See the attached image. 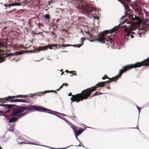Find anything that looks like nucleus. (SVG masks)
I'll return each mask as SVG.
<instances>
[{
    "instance_id": "f257e3e1",
    "label": "nucleus",
    "mask_w": 149,
    "mask_h": 149,
    "mask_svg": "<svg viewBox=\"0 0 149 149\" xmlns=\"http://www.w3.org/2000/svg\"><path fill=\"white\" fill-rule=\"evenodd\" d=\"M33 109H35L36 111H38L37 107L36 105H33L27 107L17 106V107L15 108V110H13V113H10L9 115L14 116H18L21 115L24 116L29 113L28 112H24L25 110H28L30 112H31Z\"/></svg>"
},
{
    "instance_id": "f03ea898",
    "label": "nucleus",
    "mask_w": 149,
    "mask_h": 149,
    "mask_svg": "<svg viewBox=\"0 0 149 149\" xmlns=\"http://www.w3.org/2000/svg\"><path fill=\"white\" fill-rule=\"evenodd\" d=\"M146 61H147L149 62V57L146 59L144 60L143 61L141 62H137L136 63L127 65L123 67V69H121L120 70L119 72L118 75H116L115 77H113L114 80L115 78H118L119 76H120L122 75L123 72L122 71L125 72L126 71L128 70V69H130L132 68H136L139 67L143 65H146L147 64H143V63Z\"/></svg>"
},
{
    "instance_id": "7ed1b4c3",
    "label": "nucleus",
    "mask_w": 149,
    "mask_h": 149,
    "mask_svg": "<svg viewBox=\"0 0 149 149\" xmlns=\"http://www.w3.org/2000/svg\"><path fill=\"white\" fill-rule=\"evenodd\" d=\"M120 24H119L117 26H115L114 27L110 30H105L102 32H100L98 33L97 34L98 38H96V40H97V41H98L102 43H105L104 40L105 39V36L106 34L109 33H112L116 31L118 29L120 28L119 25Z\"/></svg>"
},
{
    "instance_id": "20e7f679",
    "label": "nucleus",
    "mask_w": 149,
    "mask_h": 149,
    "mask_svg": "<svg viewBox=\"0 0 149 149\" xmlns=\"http://www.w3.org/2000/svg\"><path fill=\"white\" fill-rule=\"evenodd\" d=\"M91 90V88H89L82 91L81 93L75 95V96L77 95L78 96L74 98V101L78 102L80 101H82L84 99H86L88 97L90 96Z\"/></svg>"
},
{
    "instance_id": "39448f33",
    "label": "nucleus",
    "mask_w": 149,
    "mask_h": 149,
    "mask_svg": "<svg viewBox=\"0 0 149 149\" xmlns=\"http://www.w3.org/2000/svg\"><path fill=\"white\" fill-rule=\"evenodd\" d=\"M22 53V51L16 52L14 53H10L9 54L5 53L4 51L0 50V63L4 61L5 59V57L14 56L17 55Z\"/></svg>"
},
{
    "instance_id": "423d86ee",
    "label": "nucleus",
    "mask_w": 149,
    "mask_h": 149,
    "mask_svg": "<svg viewBox=\"0 0 149 149\" xmlns=\"http://www.w3.org/2000/svg\"><path fill=\"white\" fill-rule=\"evenodd\" d=\"M37 110H38L37 111H39L40 110H42V111H50V112H54V113H57V114H61V115H63L65 116H67L65 114H64L56 112V111H52V110H50V109H47L45 108L42 107H37Z\"/></svg>"
},
{
    "instance_id": "0eeeda50",
    "label": "nucleus",
    "mask_w": 149,
    "mask_h": 149,
    "mask_svg": "<svg viewBox=\"0 0 149 149\" xmlns=\"http://www.w3.org/2000/svg\"><path fill=\"white\" fill-rule=\"evenodd\" d=\"M80 6L84 9L87 13H90L94 10L96 11L94 8H90L88 4L86 3L81 5Z\"/></svg>"
},
{
    "instance_id": "6e6552de",
    "label": "nucleus",
    "mask_w": 149,
    "mask_h": 149,
    "mask_svg": "<svg viewBox=\"0 0 149 149\" xmlns=\"http://www.w3.org/2000/svg\"><path fill=\"white\" fill-rule=\"evenodd\" d=\"M48 46L47 45H45L43 47L39 46L38 48L34 49V50H30L29 51H27L28 52H32V53H33V52H36V51H38V52L39 51L41 50L44 51L45 50H47Z\"/></svg>"
},
{
    "instance_id": "1a4fd4ad",
    "label": "nucleus",
    "mask_w": 149,
    "mask_h": 149,
    "mask_svg": "<svg viewBox=\"0 0 149 149\" xmlns=\"http://www.w3.org/2000/svg\"><path fill=\"white\" fill-rule=\"evenodd\" d=\"M71 127L72 129L74 134L75 136H79L84 131L83 129H80L77 131L76 130V128L74 126H71Z\"/></svg>"
},
{
    "instance_id": "9d476101",
    "label": "nucleus",
    "mask_w": 149,
    "mask_h": 149,
    "mask_svg": "<svg viewBox=\"0 0 149 149\" xmlns=\"http://www.w3.org/2000/svg\"><path fill=\"white\" fill-rule=\"evenodd\" d=\"M9 102H21L26 103H29V101L22 99H14L10 100H9Z\"/></svg>"
},
{
    "instance_id": "9b49d317",
    "label": "nucleus",
    "mask_w": 149,
    "mask_h": 149,
    "mask_svg": "<svg viewBox=\"0 0 149 149\" xmlns=\"http://www.w3.org/2000/svg\"><path fill=\"white\" fill-rule=\"evenodd\" d=\"M105 84L104 81H102L98 82L95 86L93 87H91L92 88L91 89V92L94 90H95V88L96 86H97V88L100 87H103Z\"/></svg>"
},
{
    "instance_id": "f8f14e48",
    "label": "nucleus",
    "mask_w": 149,
    "mask_h": 149,
    "mask_svg": "<svg viewBox=\"0 0 149 149\" xmlns=\"http://www.w3.org/2000/svg\"><path fill=\"white\" fill-rule=\"evenodd\" d=\"M21 117H11L9 120V123H12L16 121L18 119H19Z\"/></svg>"
},
{
    "instance_id": "ddd939ff",
    "label": "nucleus",
    "mask_w": 149,
    "mask_h": 149,
    "mask_svg": "<svg viewBox=\"0 0 149 149\" xmlns=\"http://www.w3.org/2000/svg\"><path fill=\"white\" fill-rule=\"evenodd\" d=\"M5 109H6V108L9 109L13 108L14 106H16L17 107V105L12 104H5Z\"/></svg>"
},
{
    "instance_id": "4468645a",
    "label": "nucleus",
    "mask_w": 149,
    "mask_h": 149,
    "mask_svg": "<svg viewBox=\"0 0 149 149\" xmlns=\"http://www.w3.org/2000/svg\"><path fill=\"white\" fill-rule=\"evenodd\" d=\"M21 5H22V4L16 1L11 3L10 5V6H19Z\"/></svg>"
},
{
    "instance_id": "2eb2a0df",
    "label": "nucleus",
    "mask_w": 149,
    "mask_h": 149,
    "mask_svg": "<svg viewBox=\"0 0 149 149\" xmlns=\"http://www.w3.org/2000/svg\"><path fill=\"white\" fill-rule=\"evenodd\" d=\"M58 45V44H51V45L48 44L47 45V46H48V48H49V49H52V47H55V48L56 49L57 48V47H56Z\"/></svg>"
},
{
    "instance_id": "dca6fc26",
    "label": "nucleus",
    "mask_w": 149,
    "mask_h": 149,
    "mask_svg": "<svg viewBox=\"0 0 149 149\" xmlns=\"http://www.w3.org/2000/svg\"><path fill=\"white\" fill-rule=\"evenodd\" d=\"M49 112H47L48 113H49V114L54 115L58 117L60 119H63V118L60 117V116L61 115V114H57V113H54V112H50V111H49Z\"/></svg>"
},
{
    "instance_id": "f3484780",
    "label": "nucleus",
    "mask_w": 149,
    "mask_h": 149,
    "mask_svg": "<svg viewBox=\"0 0 149 149\" xmlns=\"http://www.w3.org/2000/svg\"><path fill=\"white\" fill-rule=\"evenodd\" d=\"M60 46H64L65 47L69 46H73L75 47H77V45H71L69 44H65L63 45H59Z\"/></svg>"
},
{
    "instance_id": "a211bd4d",
    "label": "nucleus",
    "mask_w": 149,
    "mask_h": 149,
    "mask_svg": "<svg viewBox=\"0 0 149 149\" xmlns=\"http://www.w3.org/2000/svg\"><path fill=\"white\" fill-rule=\"evenodd\" d=\"M81 42L80 43H81L80 44L77 45V47L78 48L80 47L81 46H82L83 45V44H84L83 42H84V40H82V38H81Z\"/></svg>"
},
{
    "instance_id": "6ab92c4d",
    "label": "nucleus",
    "mask_w": 149,
    "mask_h": 149,
    "mask_svg": "<svg viewBox=\"0 0 149 149\" xmlns=\"http://www.w3.org/2000/svg\"><path fill=\"white\" fill-rule=\"evenodd\" d=\"M44 17L46 19H49L50 17L48 14H46L44 15Z\"/></svg>"
},
{
    "instance_id": "aec40b11",
    "label": "nucleus",
    "mask_w": 149,
    "mask_h": 149,
    "mask_svg": "<svg viewBox=\"0 0 149 149\" xmlns=\"http://www.w3.org/2000/svg\"><path fill=\"white\" fill-rule=\"evenodd\" d=\"M105 78H107L109 79V80H110L111 79V78L108 77H107V76L106 75H104V77H102V79L103 80H104V79H105Z\"/></svg>"
},
{
    "instance_id": "412c9836",
    "label": "nucleus",
    "mask_w": 149,
    "mask_h": 149,
    "mask_svg": "<svg viewBox=\"0 0 149 149\" xmlns=\"http://www.w3.org/2000/svg\"><path fill=\"white\" fill-rule=\"evenodd\" d=\"M99 93L97 91H96L92 95V97H94L98 95Z\"/></svg>"
},
{
    "instance_id": "4be33fe9",
    "label": "nucleus",
    "mask_w": 149,
    "mask_h": 149,
    "mask_svg": "<svg viewBox=\"0 0 149 149\" xmlns=\"http://www.w3.org/2000/svg\"><path fill=\"white\" fill-rule=\"evenodd\" d=\"M112 81V79L111 78V79L110 80H107L106 81H104L105 82V84H107V83H109L111 82Z\"/></svg>"
},
{
    "instance_id": "5701e85b",
    "label": "nucleus",
    "mask_w": 149,
    "mask_h": 149,
    "mask_svg": "<svg viewBox=\"0 0 149 149\" xmlns=\"http://www.w3.org/2000/svg\"><path fill=\"white\" fill-rule=\"evenodd\" d=\"M3 47H5L6 48L7 47L6 46H4L3 44L0 43V48H2Z\"/></svg>"
},
{
    "instance_id": "b1692460",
    "label": "nucleus",
    "mask_w": 149,
    "mask_h": 149,
    "mask_svg": "<svg viewBox=\"0 0 149 149\" xmlns=\"http://www.w3.org/2000/svg\"><path fill=\"white\" fill-rule=\"evenodd\" d=\"M40 93H42V92L41 91L39 92H36V93H34L32 94V96L33 97V96L35 95H36V94H40Z\"/></svg>"
},
{
    "instance_id": "393cba45",
    "label": "nucleus",
    "mask_w": 149,
    "mask_h": 149,
    "mask_svg": "<svg viewBox=\"0 0 149 149\" xmlns=\"http://www.w3.org/2000/svg\"><path fill=\"white\" fill-rule=\"evenodd\" d=\"M42 92V93H49V92H52V90H46L45 91H41Z\"/></svg>"
},
{
    "instance_id": "a878e982",
    "label": "nucleus",
    "mask_w": 149,
    "mask_h": 149,
    "mask_svg": "<svg viewBox=\"0 0 149 149\" xmlns=\"http://www.w3.org/2000/svg\"><path fill=\"white\" fill-rule=\"evenodd\" d=\"M131 32L130 31L127 32V34L126 35V37H129L130 36Z\"/></svg>"
},
{
    "instance_id": "bb28decb",
    "label": "nucleus",
    "mask_w": 149,
    "mask_h": 149,
    "mask_svg": "<svg viewBox=\"0 0 149 149\" xmlns=\"http://www.w3.org/2000/svg\"><path fill=\"white\" fill-rule=\"evenodd\" d=\"M120 2L121 4L123 5V6L124 7L125 9L126 7L125 6V4H124V3L121 0L120 1Z\"/></svg>"
},
{
    "instance_id": "cd10ccee",
    "label": "nucleus",
    "mask_w": 149,
    "mask_h": 149,
    "mask_svg": "<svg viewBox=\"0 0 149 149\" xmlns=\"http://www.w3.org/2000/svg\"><path fill=\"white\" fill-rule=\"evenodd\" d=\"M89 41L91 42H93L95 41H97V40H96V39L94 38L93 40H89Z\"/></svg>"
},
{
    "instance_id": "c85d7f7f",
    "label": "nucleus",
    "mask_w": 149,
    "mask_h": 149,
    "mask_svg": "<svg viewBox=\"0 0 149 149\" xmlns=\"http://www.w3.org/2000/svg\"><path fill=\"white\" fill-rule=\"evenodd\" d=\"M140 109H141V108H139V109H138V110L139 111V116H138V121H137L138 123V121H139V113H140Z\"/></svg>"
},
{
    "instance_id": "c756f323",
    "label": "nucleus",
    "mask_w": 149,
    "mask_h": 149,
    "mask_svg": "<svg viewBox=\"0 0 149 149\" xmlns=\"http://www.w3.org/2000/svg\"><path fill=\"white\" fill-rule=\"evenodd\" d=\"M85 32L87 33V34H88L90 36V37H91L92 36V35L90 33H89V31H85Z\"/></svg>"
},
{
    "instance_id": "7c9ffc66",
    "label": "nucleus",
    "mask_w": 149,
    "mask_h": 149,
    "mask_svg": "<svg viewBox=\"0 0 149 149\" xmlns=\"http://www.w3.org/2000/svg\"><path fill=\"white\" fill-rule=\"evenodd\" d=\"M11 127H12V126H11L10 127L11 128V129H9V130L8 131L12 132H13V131L14 129L13 128L11 129Z\"/></svg>"
},
{
    "instance_id": "2f4dec72",
    "label": "nucleus",
    "mask_w": 149,
    "mask_h": 149,
    "mask_svg": "<svg viewBox=\"0 0 149 149\" xmlns=\"http://www.w3.org/2000/svg\"><path fill=\"white\" fill-rule=\"evenodd\" d=\"M5 117L8 120H9L10 118L8 116V115H6V116H5Z\"/></svg>"
},
{
    "instance_id": "473e14b6",
    "label": "nucleus",
    "mask_w": 149,
    "mask_h": 149,
    "mask_svg": "<svg viewBox=\"0 0 149 149\" xmlns=\"http://www.w3.org/2000/svg\"><path fill=\"white\" fill-rule=\"evenodd\" d=\"M10 111V109H8L7 111H6L5 112V113L6 114L7 113H9Z\"/></svg>"
},
{
    "instance_id": "72a5a7b5",
    "label": "nucleus",
    "mask_w": 149,
    "mask_h": 149,
    "mask_svg": "<svg viewBox=\"0 0 149 149\" xmlns=\"http://www.w3.org/2000/svg\"><path fill=\"white\" fill-rule=\"evenodd\" d=\"M72 145H70L69 146H67L66 147H64V148H60V149H65L66 148H67L69 147V146H72Z\"/></svg>"
},
{
    "instance_id": "f704fd0d",
    "label": "nucleus",
    "mask_w": 149,
    "mask_h": 149,
    "mask_svg": "<svg viewBox=\"0 0 149 149\" xmlns=\"http://www.w3.org/2000/svg\"><path fill=\"white\" fill-rule=\"evenodd\" d=\"M94 19H97V20H99V19L97 16H95L94 17Z\"/></svg>"
},
{
    "instance_id": "c9c22d12",
    "label": "nucleus",
    "mask_w": 149,
    "mask_h": 149,
    "mask_svg": "<svg viewBox=\"0 0 149 149\" xmlns=\"http://www.w3.org/2000/svg\"><path fill=\"white\" fill-rule=\"evenodd\" d=\"M23 96V95H17V96H16V97H22Z\"/></svg>"
},
{
    "instance_id": "e433bc0d",
    "label": "nucleus",
    "mask_w": 149,
    "mask_h": 149,
    "mask_svg": "<svg viewBox=\"0 0 149 149\" xmlns=\"http://www.w3.org/2000/svg\"><path fill=\"white\" fill-rule=\"evenodd\" d=\"M129 128H134V129H137L138 130H139V129L138 128V125L136 127H130Z\"/></svg>"
},
{
    "instance_id": "4c0bfd02",
    "label": "nucleus",
    "mask_w": 149,
    "mask_h": 149,
    "mask_svg": "<svg viewBox=\"0 0 149 149\" xmlns=\"http://www.w3.org/2000/svg\"><path fill=\"white\" fill-rule=\"evenodd\" d=\"M63 120H64L65 122H66L67 123H68V120L65 118H63V119H62Z\"/></svg>"
},
{
    "instance_id": "58836bf2",
    "label": "nucleus",
    "mask_w": 149,
    "mask_h": 149,
    "mask_svg": "<svg viewBox=\"0 0 149 149\" xmlns=\"http://www.w3.org/2000/svg\"><path fill=\"white\" fill-rule=\"evenodd\" d=\"M8 97H12V98H15V97H16V96H9Z\"/></svg>"
},
{
    "instance_id": "ea45409f",
    "label": "nucleus",
    "mask_w": 149,
    "mask_h": 149,
    "mask_svg": "<svg viewBox=\"0 0 149 149\" xmlns=\"http://www.w3.org/2000/svg\"><path fill=\"white\" fill-rule=\"evenodd\" d=\"M63 85H64L65 86H67L68 85V84L67 83H63Z\"/></svg>"
},
{
    "instance_id": "a19ab883",
    "label": "nucleus",
    "mask_w": 149,
    "mask_h": 149,
    "mask_svg": "<svg viewBox=\"0 0 149 149\" xmlns=\"http://www.w3.org/2000/svg\"><path fill=\"white\" fill-rule=\"evenodd\" d=\"M75 136V138H76V139L79 142H80V141L79 140V139H78V138L77 137V136Z\"/></svg>"
},
{
    "instance_id": "79ce46f5",
    "label": "nucleus",
    "mask_w": 149,
    "mask_h": 149,
    "mask_svg": "<svg viewBox=\"0 0 149 149\" xmlns=\"http://www.w3.org/2000/svg\"><path fill=\"white\" fill-rule=\"evenodd\" d=\"M5 105V104H3L2 103L0 104V106L4 107Z\"/></svg>"
},
{
    "instance_id": "37998d69",
    "label": "nucleus",
    "mask_w": 149,
    "mask_h": 149,
    "mask_svg": "<svg viewBox=\"0 0 149 149\" xmlns=\"http://www.w3.org/2000/svg\"><path fill=\"white\" fill-rule=\"evenodd\" d=\"M70 117L72 119H73V118H76V117L75 116H70Z\"/></svg>"
},
{
    "instance_id": "c03bdc74",
    "label": "nucleus",
    "mask_w": 149,
    "mask_h": 149,
    "mask_svg": "<svg viewBox=\"0 0 149 149\" xmlns=\"http://www.w3.org/2000/svg\"><path fill=\"white\" fill-rule=\"evenodd\" d=\"M130 38H133L134 37V36L132 34H130Z\"/></svg>"
},
{
    "instance_id": "a18cd8bd",
    "label": "nucleus",
    "mask_w": 149,
    "mask_h": 149,
    "mask_svg": "<svg viewBox=\"0 0 149 149\" xmlns=\"http://www.w3.org/2000/svg\"><path fill=\"white\" fill-rule=\"evenodd\" d=\"M52 92H54V93H57L56 91H55V90H52Z\"/></svg>"
},
{
    "instance_id": "49530a36",
    "label": "nucleus",
    "mask_w": 149,
    "mask_h": 149,
    "mask_svg": "<svg viewBox=\"0 0 149 149\" xmlns=\"http://www.w3.org/2000/svg\"><path fill=\"white\" fill-rule=\"evenodd\" d=\"M6 115H5V114H0V116H2L5 117V116H6Z\"/></svg>"
},
{
    "instance_id": "de8ad7c7",
    "label": "nucleus",
    "mask_w": 149,
    "mask_h": 149,
    "mask_svg": "<svg viewBox=\"0 0 149 149\" xmlns=\"http://www.w3.org/2000/svg\"><path fill=\"white\" fill-rule=\"evenodd\" d=\"M21 139V137H19L18 139H17V141H18V140H19L20 139Z\"/></svg>"
},
{
    "instance_id": "09e8293b",
    "label": "nucleus",
    "mask_w": 149,
    "mask_h": 149,
    "mask_svg": "<svg viewBox=\"0 0 149 149\" xmlns=\"http://www.w3.org/2000/svg\"><path fill=\"white\" fill-rule=\"evenodd\" d=\"M18 143L19 144H23V143H25L24 142H18Z\"/></svg>"
},
{
    "instance_id": "8fccbe9b",
    "label": "nucleus",
    "mask_w": 149,
    "mask_h": 149,
    "mask_svg": "<svg viewBox=\"0 0 149 149\" xmlns=\"http://www.w3.org/2000/svg\"><path fill=\"white\" fill-rule=\"evenodd\" d=\"M105 94V93H102L101 92H100L98 93V95H101L102 94Z\"/></svg>"
},
{
    "instance_id": "3c124183",
    "label": "nucleus",
    "mask_w": 149,
    "mask_h": 149,
    "mask_svg": "<svg viewBox=\"0 0 149 149\" xmlns=\"http://www.w3.org/2000/svg\"><path fill=\"white\" fill-rule=\"evenodd\" d=\"M48 148H50L51 149H56L57 148H52V147H48Z\"/></svg>"
},
{
    "instance_id": "603ef678",
    "label": "nucleus",
    "mask_w": 149,
    "mask_h": 149,
    "mask_svg": "<svg viewBox=\"0 0 149 149\" xmlns=\"http://www.w3.org/2000/svg\"><path fill=\"white\" fill-rule=\"evenodd\" d=\"M79 145L76 146H81V144H80L81 143L80 142H79Z\"/></svg>"
},
{
    "instance_id": "864d4df0",
    "label": "nucleus",
    "mask_w": 149,
    "mask_h": 149,
    "mask_svg": "<svg viewBox=\"0 0 149 149\" xmlns=\"http://www.w3.org/2000/svg\"><path fill=\"white\" fill-rule=\"evenodd\" d=\"M146 22H148L149 21V18H147L146 19Z\"/></svg>"
},
{
    "instance_id": "5fc2aeb1",
    "label": "nucleus",
    "mask_w": 149,
    "mask_h": 149,
    "mask_svg": "<svg viewBox=\"0 0 149 149\" xmlns=\"http://www.w3.org/2000/svg\"><path fill=\"white\" fill-rule=\"evenodd\" d=\"M52 1H49L48 2V3H49V5L50 6V3H51V2Z\"/></svg>"
},
{
    "instance_id": "6e6d98bb",
    "label": "nucleus",
    "mask_w": 149,
    "mask_h": 149,
    "mask_svg": "<svg viewBox=\"0 0 149 149\" xmlns=\"http://www.w3.org/2000/svg\"><path fill=\"white\" fill-rule=\"evenodd\" d=\"M29 95H31L30 96V97H33L32 96H31V95H32V93H31V94H29Z\"/></svg>"
},
{
    "instance_id": "4d7b16f0",
    "label": "nucleus",
    "mask_w": 149,
    "mask_h": 149,
    "mask_svg": "<svg viewBox=\"0 0 149 149\" xmlns=\"http://www.w3.org/2000/svg\"><path fill=\"white\" fill-rule=\"evenodd\" d=\"M71 95V92H70L69 94H68V95L69 96H70Z\"/></svg>"
},
{
    "instance_id": "13d9d810",
    "label": "nucleus",
    "mask_w": 149,
    "mask_h": 149,
    "mask_svg": "<svg viewBox=\"0 0 149 149\" xmlns=\"http://www.w3.org/2000/svg\"><path fill=\"white\" fill-rule=\"evenodd\" d=\"M63 84H62V85L59 88V89H61L63 87Z\"/></svg>"
},
{
    "instance_id": "bf43d9fd",
    "label": "nucleus",
    "mask_w": 149,
    "mask_h": 149,
    "mask_svg": "<svg viewBox=\"0 0 149 149\" xmlns=\"http://www.w3.org/2000/svg\"><path fill=\"white\" fill-rule=\"evenodd\" d=\"M25 97H29L28 95H23V96Z\"/></svg>"
},
{
    "instance_id": "052dcab7",
    "label": "nucleus",
    "mask_w": 149,
    "mask_h": 149,
    "mask_svg": "<svg viewBox=\"0 0 149 149\" xmlns=\"http://www.w3.org/2000/svg\"><path fill=\"white\" fill-rule=\"evenodd\" d=\"M65 72L67 73H69V71L68 70H66L65 71Z\"/></svg>"
},
{
    "instance_id": "680f3d73",
    "label": "nucleus",
    "mask_w": 149,
    "mask_h": 149,
    "mask_svg": "<svg viewBox=\"0 0 149 149\" xmlns=\"http://www.w3.org/2000/svg\"><path fill=\"white\" fill-rule=\"evenodd\" d=\"M81 146L83 147H85L84 146V145L83 144H81Z\"/></svg>"
},
{
    "instance_id": "e2e57ef3",
    "label": "nucleus",
    "mask_w": 149,
    "mask_h": 149,
    "mask_svg": "<svg viewBox=\"0 0 149 149\" xmlns=\"http://www.w3.org/2000/svg\"><path fill=\"white\" fill-rule=\"evenodd\" d=\"M19 60V59H18L17 60L15 61V62H17Z\"/></svg>"
},
{
    "instance_id": "0e129e2a",
    "label": "nucleus",
    "mask_w": 149,
    "mask_h": 149,
    "mask_svg": "<svg viewBox=\"0 0 149 149\" xmlns=\"http://www.w3.org/2000/svg\"><path fill=\"white\" fill-rule=\"evenodd\" d=\"M73 95H72V97L70 98V100H72V99H73Z\"/></svg>"
},
{
    "instance_id": "69168bd1",
    "label": "nucleus",
    "mask_w": 149,
    "mask_h": 149,
    "mask_svg": "<svg viewBox=\"0 0 149 149\" xmlns=\"http://www.w3.org/2000/svg\"><path fill=\"white\" fill-rule=\"evenodd\" d=\"M107 89H110V87H108V86H107Z\"/></svg>"
},
{
    "instance_id": "338daca9",
    "label": "nucleus",
    "mask_w": 149,
    "mask_h": 149,
    "mask_svg": "<svg viewBox=\"0 0 149 149\" xmlns=\"http://www.w3.org/2000/svg\"><path fill=\"white\" fill-rule=\"evenodd\" d=\"M51 33L53 34H55V33L52 31H51Z\"/></svg>"
},
{
    "instance_id": "774afa93",
    "label": "nucleus",
    "mask_w": 149,
    "mask_h": 149,
    "mask_svg": "<svg viewBox=\"0 0 149 149\" xmlns=\"http://www.w3.org/2000/svg\"><path fill=\"white\" fill-rule=\"evenodd\" d=\"M3 113V111L2 110H0V113Z\"/></svg>"
}]
</instances>
